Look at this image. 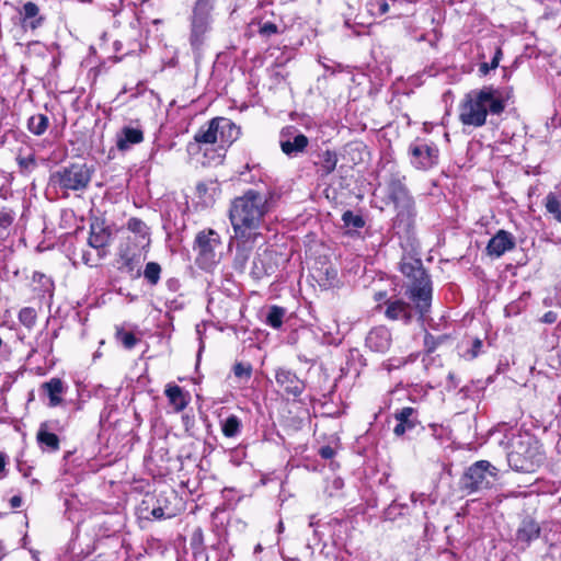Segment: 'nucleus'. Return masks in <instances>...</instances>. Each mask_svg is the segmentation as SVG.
<instances>
[{
	"label": "nucleus",
	"instance_id": "obj_1",
	"mask_svg": "<svg viewBox=\"0 0 561 561\" xmlns=\"http://www.w3.org/2000/svg\"><path fill=\"white\" fill-rule=\"evenodd\" d=\"M276 193L272 187L249 188L231 201L229 220L233 229L237 263L243 266L249 254L266 229V216L273 208Z\"/></svg>",
	"mask_w": 561,
	"mask_h": 561
},
{
	"label": "nucleus",
	"instance_id": "obj_2",
	"mask_svg": "<svg viewBox=\"0 0 561 561\" xmlns=\"http://www.w3.org/2000/svg\"><path fill=\"white\" fill-rule=\"evenodd\" d=\"M387 199L393 205L396 216L392 219L394 234L401 244L413 247L415 242L417 210L415 199L405 184V175L391 172L386 181Z\"/></svg>",
	"mask_w": 561,
	"mask_h": 561
},
{
	"label": "nucleus",
	"instance_id": "obj_3",
	"mask_svg": "<svg viewBox=\"0 0 561 561\" xmlns=\"http://www.w3.org/2000/svg\"><path fill=\"white\" fill-rule=\"evenodd\" d=\"M506 106L502 92L492 85L471 90L459 106V119L463 125L481 127L488 115H500Z\"/></svg>",
	"mask_w": 561,
	"mask_h": 561
},
{
	"label": "nucleus",
	"instance_id": "obj_4",
	"mask_svg": "<svg viewBox=\"0 0 561 561\" xmlns=\"http://www.w3.org/2000/svg\"><path fill=\"white\" fill-rule=\"evenodd\" d=\"M240 136V127L231 119L226 117H215L207 124L199 127L194 135V144H190V152L202 146L214 147L215 154L210 158L211 162L220 163L225 157L226 150Z\"/></svg>",
	"mask_w": 561,
	"mask_h": 561
},
{
	"label": "nucleus",
	"instance_id": "obj_5",
	"mask_svg": "<svg viewBox=\"0 0 561 561\" xmlns=\"http://www.w3.org/2000/svg\"><path fill=\"white\" fill-rule=\"evenodd\" d=\"M508 466L518 472H534L545 461L542 446L528 432H513L506 443Z\"/></svg>",
	"mask_w": 561,
	"mask_h": 561
},
{
	"label": "nucleus",
	"instance_id": "obj_6",
	"mask_svg": "<svg viewBox=\"0 0 561 561\" xmlns=\"http://www.w3.org/2000/svg\"><path fill=\"white\" fill-rule=\"evenodd\" d=\"M401 273L409 279L405 295L415 305L420 320L424 321L432 305V280L421 260L411 259L400 265Z\"/></svg>",
	"mask_w": 561,
	"mask_h": 561
},
{
	"label": "nucleus",
	"instance_id": "obj_7",
	"mask_svg": "<svg viewBox=\"0 0 561 561\" xmlns=\"http://www.w3.org/2000/svg\"><path fill=\"white\" fill-rule=\"evenodd\" d=\"M93 170L85 163H71L58 168L49 175V185L61 191L64 195L69 192H83L88 188Z\"/></svg>",
	"mask_w": 561,
	"mask_h": 561
},
{
	"label": "nucleus",
	"instance_id": "obj_8",
	"mask_svg": "<svg viewBox=\"0 0 561 561\" xmlns=\"http://www.w3.org/2000/svg\"><path fill=\"white\" fill-rule=\"evenodd\" d=\"M499 482V470L488 460L472 463L460 478V489L467 494L491 490Z\"/></svg>",
	"mask_w": 561,
	"mask_h": 561
},
{
	"label": "nucleus",
	"instance_id": "obj_9",
	"mask_svg": "<svg viewBox=\"0 0 561 561\" xmlns=\"http://www.w3.org/2000/svg\"><path fill=\"white\" fill-rule=\"evenodd\" d=\"M148 247L125 237L117 249V268L123 273L139 276L142 251Z\"/></svg>",
	"mask_w": 561,
	"mask_h": 561
},
{
	"label": "nucleus",
	"instance_id": "obj_10",
	"mask_svg": "<svg viewBox=\"0 0 561 561\" xmlns=\"http://www.w3.org/2000/svg\"><path fill=\"white\" fill-rule=\"evenodd\" d=\"M221 244L220 236L213 229L199 231L194 240L197 262L203 268H209L217 262L216 250Z\"/></svg>",
	"mask_w": 561,
	"mask_h": 561
},
{
	"label": "nucleus",
	"instance_id": "obj_11",
	"mask_svg": "<svg viewBox=\"0 0 561 561\" xmlns=\"http://www.w3.org/2000/svg\"><path fill=\"white\" fill-rule=\"evenodd\" d=\"M408 153L416 170L426 171L438 163L439 149L433 141L417 138L410 144Z\"/></svg>",
	"mask_w": 561,
	"mask_h": 561
},
{
	"label": "nucleus",
	"instance_id": "obj_12",
	"mask_svg": "<svg viewBox=\"0 0 561 561\" xmlns=\"http://www.w3.org/2000/svg\"><path fill=\"white\" fill-rule=\"evenodd\" d=\"M213 21L190 16L188 42L196 57L202 55L208 34L211 31Z\"/></svg>",
	"mask_w": 561,
	"mask_h": 561
},
{
	"label": "nucleus",
	"instance_id": "obj_13",
	"mask_svg": "<svg viewBox=\"0 0 561 561\" xmlns=\"http://www.w3.org/2000/svg\"><path fill=\"white\" fill-rule=\"evenodd\" d=\"M275 380L286 394L294 398L300 397L306 389L305 381L295 371L285 367H279L275 370Z\"/></svg>",
	"mask_w": 561,
	"mask_h": 561
},
{
	"label": "nucleus",
	"instance_id": "obj_14",
	"mask_svg": "<svg viewBox=\"0 0 561 561\" xmlns=\"http://www.w3.org/2000/svg\"><path fill=\"white\" fill-rule=\"evenodd\" d=\"M515 247V237L511 232L501 229L489 240L485 251L491 257H501Z\"/></svg>",
	"mask_w": 561,
	"mask_h": 561
},
{
	"label": "nucleus",
	"instance_id": "obj_15",
	"mask_svg": "<svg viewBox=\"0 0 561 561\" xmlns=\"http://www.w3.org/2000/svg\"><path fill=\"white\" fill-rule=\"evenodd\" d=\"M385 316L392 321H402L408 324L414 316L415 306L412 307L409 302L402 299H388L385 301Z\"/></svg>",
	"mask_w": 561,
	"mask_h": 561
},
{
	"label": "nucleus",
	"instance_id": "obj_16",
	"mask_svg": "<svg viewBox=\"0 0 561 561\" xmlns=\"http://www.w3.org/2000/svg\"><path fill=\"white\" fill-rule=\"evenodd\" d=\"M366 346L375 353H386L392 343L391 332L385 325L373 328L366 336Z\"/></svg>",
	"mask_w": 561,
	"mask_h": 561
},
{
	"label": "nucleus",
	"instance_id": "obj_17",
	"mask_svg": "<svg viewBox=\"0 0 561 561\" xmlns=\"http://www.w3.org/2000/svg\"><path fill=\"white\" fill-rule=\"evenodd\" d=\"M20 22L23 28L36 30L41 27L45 21L39 7L33 1L24 2L18 10Z\"/></svg>",
	"mask_w": 561,
	"mask_h": 561
},
{
	"label": "nucleus",
	"instance_id": "obj_18",
	"mask_svg": "<svg viewBox=\"0 0 561 561\" xmlns=\"http://www.w3.org/2000/svg\"><path fill=\"white\" fill-rule=\"evenodd\" d=\"M112 232L103 222L91 225L88 244L99 251V259H102L106 254L105 248L110 244Z\"/></svg>",
	"mask_w": 561,
	"mask_h": 561
},
{
	"label": "nucleus",
	"instance_id": "obj_19",
	"mask_svg": "<svg viewBox=\"0 0 561 561\" xmlns=\"http://www.w3.org/2000/svg\"><path fill=\"white\" fill-rule=\"evenodd\" d=\"M309 145V139L304 134H296L291 138L287 137V133L285 130L280 134L279 146L282 151L293 158L297 157L299 153H302Z\"/></svg>",
	"mask_w": 561,
	"mask_h": 561
},
{
	"label": "nucleus",
	"instance_id": "obj_20",
	"mask_svg": "<svg viewBox=\"0 0 561 561\" xmlns=\"http://www.w3.org/2000/svg\"><path fill=\"white\" fill-rule=\"evenodd\" d=\"M394 419L398 422L393 428L397 436H402L405 432L412 431L417 425V411L411 407H404L394 412Z\"/></svg>",
	"mask_w": 561,
	"mask_h": 561
},
{
	"label": "nucleus",
	"instance_id": "obj_21",
	"mask_svg": "<svg viewBox=\"0 0 561 561\" xmlns=\"http://www.w3.org/2000/svg\"><path fill=\"white\" fill-rule=\"evenodd\" d=\"M142 140L144 131L141 128L124 126L116 135V147L121 151H126Z\"/></svg>",
	"mask_w": 561,
	"mask_h": 561
},
{
	"label": "nucleus",
	"instance_id": "obj_22",
	"mask_svg": "<svg viewBox=\"0 0 561 561\" xmlns=\"http://www.w3.org/2000/svg\"><path fill=\"white\" fill-rule=\"evenodd\" d=\"M337 154L332 150H324L318 154V160L314 162L317 167V174L319 178L324 179L333 173L337 165Z\"/></svg>",
	"mask_w": 561,
	"mask_h": 561
},
{
	"label": "nucleus",
	"instance_id": "obj_23",
	"mask_svg": "<svg viewBox=\"0 0 561 561\" xmlns=\"http://www.w3.org/2000/svg\"><path fill=\"white\" fill-rule=\"evenodd\" d=\"M127 238L146 245L150 244L149 228L141 219L136 217L130 218L127 221Z\"/></svg>",
	"mask_w": 561,
	"mask_h": 561
},
{
	"label": "nucleus",
	"instance_id": "obj_24",
	"mask_svg": "<svg viewBox=\"0 0 561 561\" xmlns=\"http://www.w3.org/2000/svg\"><path fill=\"white\" fill-rule=\"evenodd\" d=\"M164 393L175 412H181L184 410L190 402L188 392L184 391L178 385H169L165 388Z\"/></svg>",
	"mask_w": 561,
	"mask_h": 561
},
{
	"label": "nucleus",
	"instance_id": "obj_25",
	"mask_svg": "<svg viewBox=\"0 0 561 561\" xmlns=\"http://www.w3.org/2000/svg\"><path fill=\"white\" fill-rule=\"evenodd\" d=\"M36 439L38 446L46 451L55 453L59 449V438L55 433H51L46 423H42Z\"/></svg>",
	"mask_w": 561,
	"mask_h": 561
},
{
	"label": "nucleus",
	"instance_id": "obj_26",
	"mask_svg": "<svg viewBox=\"0 0 561 561\" xmlns=\"http://www.w3.org/2000/svg\"><path fill=\"white\" fill-rule=\"evenodd\" d=\"M42 389L49 399V407L54 408L62 402V393L65 391V383L59 378H51L42 385Z\"/></svg>",
	"mask_w": 561,
	"mask_h": 561
},
{
	"label": "nucleus",
	"instance_id": "obj_27",
	"mask_svg": "<svg viewBox=\"0 0 561 561\" xmlns=\"http://www.w3.org/2000/svg\"><path fill=\"white\" fill-rule=\"evenodd\" d=\"M217 0H195L190 16L214 22Z\"/></svg>",
	"mask_w": 561,
	"mask_h": 561
},
{
	"label": "nucleus",
	"instance_id": "obj_28",
	"mask_svg": "<svg viewBox=\"0 0 561 561\" xmlns=\"http://www.w3.org/2000/svg\"><path fill=\"white\" fill-rule=\"evenodd\" d=\"M221 432L228 438L237 437L241 432V420L231 414L220 422Z\"/></svg>",
	"mask_w": 561,
	"mask_h": 561
},
{
	"label": "nucleus",
	"instance_id": "obj_29",
	"mask_svg": "<svg viewBox=\"0 0 561 561\" xmlns=\"http://www.w3.org/2000/svg\"><path fill=\"white\" fill-rule=\"evenodd\" d=\"M48 126L49 119L44 114H35L27 121V128L35 136L44 135Z\"/></svg>",
	"mask_w": 561,
	"mask_h": 561
},
{
	"label": "nucleus",
	"instance_id": "obj_30",
	"mask_svg": "<svg viewBox=\"0 0 561 561\" xmlns=\"http://www.w3.org/2000/svg\"><path fill=\"white\" fill-rule=\"evenodd\" d=\"M545 207L547 213L561 224V197L554 193H549L545 198Z\"/></svg>",
	"mask_w": 561,
	"mask_h": 561
},
{
	"label": "nucleus",
	"instance_id": "obj_31",
	"mask_svg": "<svg viewBox=\"0 0 561 561\" xmlns=\"http://www.w3.org/2000/svg\"><path fill=\"white\" fill-rule=\"evenodd\" d=\"M285 313V308L274 305L267 311L265 323L273 329H279L283 325Z\"/></svg>",
	"mask_w": 561,
	"mask_h": 561
},
{
	"label": "nucleus",
	"instance_id": "obj_32",
	"mask_svg": "<svg viewBox=\"0 0 561 561\" xmlns=\"http://www.w3.org/2000/svg\"><path fill=\"white\" fill-rule=\"evenodd\" d=\"M342 221L347 228L359 229L365 226V220L362 215L355 214L352 210H346L342 215Z\"/></svg>",
	"mask_w": 561,
	"mask_h": 561
},
{
	"label": "nucleus",
	"instance_id": "obj_33",
	"mask_svg": "<svg viewBox=\"0 0 561 561\" xmlns=\"http://www.w3.org/2000/svg\"><path fill=\"white\" fill-rule=\"evenodd\" d=\"M161 274V266L156 262H149L147 263L145 271H144V277L147 279V282L150 285H157L160 279Z\"/></svg>",
	"mask_w": 561,
	"mask_h": 561
},
{
	"label": "nucleus",
	"instance_id": "obj_34",
	"mask_svg": "<svg viewBox=\"0 0 561 561\" xmlns=\"http://www.w3.org/2000/svg\"><path fill=\"white\" fill-rule=\"evenodd\" d=\"M37 314L34 308L24 307L19 312V321L26 327L32 329L36 323Z\"/></svg>",
	"mask_w": 561,
	"mask_h": 561
},
{
	"label": "nucleus",
	"instance_id": "obj_35",
	"mask_svg": "<svg viewBox=\"0 0 561 561\" xmlns=\"http://www.w3.org/2000/svg\"><path fill=\"white\" fill-rule=\"evenodd\" d=\"M116 339L127 350H131L139 342V340L135 336L133 332H128L123 329L117 330Z\"/></svg>",
	"mask_w": 561,
	"mask_h": 561
},
{
	"label": "nucleus",
	"instance_id": "obj_36",
	"mask_svg": "<svg viewBox=\"0 0 561 561\" xmlns=\"http://www.w3.org/2000/svg\"><path fill=\"white\" fill-rule=\"evenodd\" d=\"M232 371L237 378L250 380L252 376V365L250 363L238 362L233 365Z\"/></svg>",
	"mask_w": 561,
	"mask_h": 561
},
{
	"label": "nucleus",
	"instance_id": "obj_37",
	"mask_svg": "<svg viewBox=\"0 0 561 561\" xmlns=\"http://www.w3.org/2000/svg\"><path fill=\"white\" fill-rule=\"evenodd\" d=\"M16 161L21 172L24 174H28L36 167V160L33 154H28L27 157H18Z\"/></svg>",
	"mask_w": 561,
	"mask_h": 561
},
{
	"label": "nucleus",
	"instance_id": "obj_38",
	"mask_svg": "<svg viewBox=\"0 0 561 561\" xmlns=\"http://www.w3.org/2000/svg\"><path fill=\"white\" fill-rule=\"evenodd\" d=\"M53 347V337L48 332L41 333L37 337V351L43 353H50Z\"/></svg>",
	"mask_w": 561,
	"mask_h": 561
},
{
	"label": "nucleus",
	"instance_id": "obj_39",
	"mask_svg": "<svg viewBox=\"0 0 561 561\" xmlns=\"http://www.w3.org/2000/svg\"><path fill=\"white\" fill-rule=\"evenodd\" d=\"M278 26L273 22H264L260 24L259 34L264 37H271L278 34Z\"/></svg>",
	"mask_w": 561,
	"mask_h": 561
},
{
	"label": "nucleus",
	"instance_id": "obj_40",
	"mask_svg": "<svg viewBox=\"0 0 561 561\" xmlns=\"http://www.w3.org/2000/svg\"><path fill=\"white\" fill-rule=\"evenodd\" d=\"M440 341H442V337H435L431 333L426 332L425 336H424V346H425L426 353H428V354L433 353L437 348Z\"/></svg>",
	"mask_w": 561,
	"mask_h": 561
},
{
	"label": "nucleus",
	"instance_id": "obj_41",
	"mask_svg": "<svg viewBox=\"0 0 561 561\" xmlns=\"http://www.w3.org/2000/svg\"><path fill=\"white\" fill-rule=\"evenodd\" d=\"M482 341L480 339H476L472 343V346L470 350H468L462 356L467 360L474 359L480 353L482 348Z\"/></svg>",
	"mask_w": 561,
	"mask_h": 561
},
{
	"label": "nucleus",
	"instance_id": "obj_42",
	"mask_svg": "<svg viewBox=\"0 0 561 561\" xmlns=\"http://www.w3.org/2000/svg\"><path fill=\"white\" fill-rule=\"evenodd\" d=\"M191 546L194 549L195 553H197V551L202 549V547L204 546L203 533L199 528L193 533Z\"/></svg>",
	"mask_w": 561,
	"mask_h": 561
},
{
	"label": "nucleus",
	"instance_id": "obj_43",
	"mask_svg": "<svg viewBox=\"0 0 561 561\" xmlns=\"http://www.w3.org/2000/svg\"><path fill=\"white\" fill-rule=\"evenodd\" d=\"M14 216L10 211H0V228H8L12 225Z\"/></svg>",
	"mask_w": 561,
	"mask_h": 561
},
{
	"label": "nucleus",
	"instance_id": "obj_44",
	"mask_svg": "<svg viewBox=\"0 0 561 561\" xmlns=\"http://www.w3.org/2000/svg\"><path fill=\"white\" fill-rule=\"evenodd\" d=\"M319 455L323 459H332L335 456V450L331 446H328V445L327 446H322L319 449Z\"/></svg>",
	"mask_w": 561,
	"mask_h": 561
},
{
	"label": "nucleus",
	"instance_id": "obj_45",
	"mask_svg": "<svg viewBox=\"0 0 561 561\" xmlns=\"http://www.w3.org/2000/svg\"><path fill=\"white\" fill-rule=\"evenodd\" d=\"M81 261L89 266L96 265V262L92 259L91 253L89 251L83 250L81 253Z\"/></svg>",
	"mask_w": 561,
	"mask_h": 561
},
{
	"label": "nucleus",
	"instance_id": "obj_46",
	"mask_svg": "<svg viewBox=\"0 0 561 561\" xmlns=\"http://www.w3.org/2000/svg\"><path fill=\"white\" fill-rule=\"evenodd\" d=\"M7 456L0 453V480L7 477Z\"/></svg>",
	"mask_w": 561,
	"mask_h": 561
},
{
	"label": "nucleus",
	"instance_id": "obj_47",
	"mask_svg": "<svg viewBox=\"0 0 561 561\" xmlns=\"http://www.w3.org/2000/svg\"><path fill=\"white\" fill-rule=\"evenodd\" d=\"M541 321H542L543 323L551 324V323H553V322H556V321H557V313H556V312H553V311H548V312H546V313L543 314V317H542Z\"/></svg>",
	"mask_w": 561,
	"mask_h": 561
},
{
	"label": "nucleus",
	"instance_id": "obj_48",
	"mask_svg": "<svg viewBox=\"0 0 561 561\" xmlns=\"http://www.w3.org/2000/svg\"><path fill=\"white\" fill-rule=\"evenodd\" d=\"M398 511H399V505H398V504H396V503L391 504V505L387 508V511H386V517H387L388 519H392V517L398 513Z\"/></svg>",
	"mask_w": 561,
	"mask_h": 561
},
{
	"label": "nucleus",
	"instance_id": "obj_49",
	"mask_svg": "<svg viewBox=\"0 0 561 561\" xmlns=\"http://www.w3.org/2000/svg\"><path fill=\"white\" fill-rule=\"evenodd\" d=\"M150 514L153 517V519L160 520L163 517V515H164V511L161 507H157V508H153L150 512Z\"/></svg>",
	"mask_w": 561,
	"mask_h": 561
},
{
	"label": "nucleus",
	"instance_id": "obj_50",
	"mask_svg": "<svg viewBox=\"0 0 561 561\" xmlns=\"http://www.w3.org/2000/svg\"><path fill=\"white\" fill-rule=\"evenodd\" d=\"M404 363H405V360H402V359H399V358L390 359L389 369L400 368Z\"/></svg>",
	"mask_w": 561,
	"mask_h": 561
},
{
	"label": "nucleus",
	"instance_id": "obj_51",
	"mask_svg": "<svg viewBox=\"0 0 561 561\" xmlns=\"http://www.w3.org/2000/svg\"><path fill=\"white\" fill-rule=\"evenodd\" d=\"M10 505L12 508H18L22 505V497L19 495H14L10 499Z\"/></svg>",
	"mask_w": 561,
	"mask_h": 561
},
{
	"label": "nucleus",
	"instance_id": "obj_52",
	"mask_svg": "<svg viewBox=\"0 0 561 561\" xmlns=\"http://www.w3.org/2000/svg\"><path fill=\"white\" fill-rule=\"evenodd\" d=\"M388 10H389V4L386 1H381L379 3V13L385 14L388 12Z\"/></svg>",
	"mask_w": 561,
	"mask_h": 561
},
{
	"label": "nucleus",
	"instance_id": "obj_53",
	"mask_svg": "<svg viewBox=\"0 0 561 561\" xmlns=\"http://www.w3.org/2000/svg\"><path fill=\"white\" fill-rule=\"evenodd\" d=\"M479 70H480V72L482 75H488L489 71L491 70V68H490V65L488 62H483V64L480 65Z\"/></svg>",
	"mask_w": 561,
	"mask_h": 561
},
{
	"label": "nucleus",
	"instance_id": "obj_54",
	"mask_svg": "<svg viewBox=\"0 0 561 561\" xmlns=\"http://www.w3.org/2000/svg\"><path fill=\"white\" fill-rule=\"evenodd\" d=\"M424 496H425L424 494H416L415 492H413V493L411 494V501H412L413 503H415L417 500H423V499H424Z\"/></svg>",
	"mask_w": 561,
	"mask_h": 561
},
{
	"label": "nucleus",
	"instance_id": "obj_55",
	"mask_svg": "<svg viewBox=\"0 0 561 561\" xmlns=\"http://www.w3.org/2000/svg\"><path fill=\"white\" fill-rule=\"evenodd\" d=\"M168 286H169V288H170V289L175 290V289H176V287H178V280H175V279H170V280L168 282Z\"/></svg>",
	"mask_w": 561,
	"mask_h": 561
},
{
	"label": "nucleus",
	"instance_id": "obj_56",
	"mask_svg": "<svg viewBox=\"0 0 561 561\" xmlns=\"http://www.w3.org/2000/svg\"><path fill=\"white\" fill-rule=\"evenodd\" d=\"M385 297H386V293H385V291H379V293H376V294H375V299H376L377 301H379V300L383 299Z\"/></svg>",
	"mask_w": 561,
	"mask_h": 561
},
{
	"label": "nucleus",
	"instance_id": "obj_57",
	"mask_svg": "<svg viewBox=\"0 0 561 561\" xmlns=\"http://www.w3.org/2000/svg\"><path fill=\"white\" fill-rule=\"evenodd\" d=\"M526 529L525 528H519L518 529V533H517V538L522 539L526 536Z\"/></svg>",
	"mask_w": 561,
	"mask_h": 561
},
{
	"label": "nucleus",
	"instance_id": "obj_58",
	"mask_svg": "<svg viewBox=\"0 0 561 561\" xmlns=\"http://www.w3.org/2000/svg\"><path fill=\"white\" fill-rule=\"evenodd\" d=\"M501 56H502V51H501V49H496L495 55H494V57L492 58V60H497V64H499V62H500V59H501Z\"/></svg>",
	"mask_w": 561,
	"mask_h": 561
},
{
	"label": "nucleus",
	"instance_id": "obj_59",
	"mask_svg": "<svg viewBox=\"0 0 561 561\" xmlns=\"http://www.w3.org/2000/svg\"><path fill=\"white\" fill-rule=\"evenodd\" d=\"M531 530V534L529 535V537H538L539 536V530L540 528H530Z\"/></svg>",
	"mask_w": 561,
	"mask_h": 561
},
{
	"label": "nucleus",
	"instance_id": "obj_60",
	"mask_svg": "<svg viewBox=\"0 0 561 561\" xmlns=\"http://www.w3.org/2000/svg\"><path fill=\"white\" fill-rule=\"evenodd\" d=\"M318 523H319V520H314V516H311V519H310V522H309V526H310V527H313V526H316Z\"/></svg>",
	"mask_w": 561,
	"mask_h": 561
},
{
	"label": "nucleus",
	"instance_id": "obj_61",
	"mask_svg": "<svg viewBox=\"0 0 561 561\" xmlns=\"http://www.w3.org/2000/svg\"><path fill=\"white\" fill-rule=\"evenodd\" d=\"M489 65L491 69H495L499 66L497 60H491Z\"/></svg>",
	"mask_w": 561,
	"mask_h": 561
},
{
	"label": "nucleus",
	"instance_id": "obj_62",
	"mask_svg": "<svg viewBox=\"0 0 561 561\" xmlns=\"http://www.w3.org/2000/svg\"><path fill=\"white\" fill-rule=\"evenodd\" d=\"M4 556V547L2 542L0 541V559Z\"/></svg>",
	"mask_w": 561,
	"mask_h": 561
},
{
	"label": "nucleus",
	"instance_id": "obj_63",
	"mask_svg": "<svg viewBox=\"0 0 561 561\" xmlns=\"http://www.w3.org/2000/svg\"><path fill=\"white\" fill-rule=\"evenodd\" d=\"M261 549H262L261 545H257V546L255 547V552L260 551Z\"/></svg>",
	"mask_w": 561,
	"mask_h": 561
},
{
	"label": "nucleus",
	"instance_id": "obj_64",
	"mask_svg": "<svg viewBox=\"0 0 561 561\" xmlns=\"http://www.w3.org/2000/svg\"><path fill=\"white\" fill-rule=\"evenodd\" d=\"M31 552H32V554H33V558H34V559H37V557H36V552H35V551H31Z\"/></svg>",
	"mask_w": 561,
	"mask_h": 561
}]
</instances>
